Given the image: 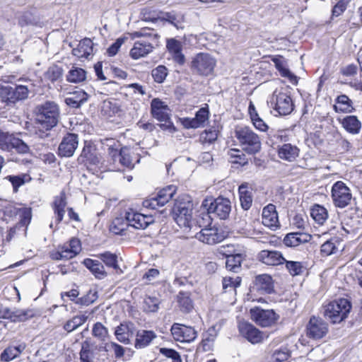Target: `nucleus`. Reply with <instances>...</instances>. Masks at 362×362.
Masks as SVG:
<instances>
[{
	"mask_svg": "<svg viewBox=\"0 0 362 362\" xmlns=\"http://www.w3.org/2000/svg\"><path fill=\"white\" fill-rule=\"evenodd\" d=\"M235 136L244 151L255 154L261 150V141L259 136L247 127L237 128Z\"/></svg>",
	"mask_w": 362,
	"mask_h": 362,
	"instance_id": "nucleus-6",
	"label": "nucleus"
},
{
	"mask_svg": "<svg viewBox=\"0 0 362 362\" xmlns=\"http://www.w3.org/2000/svg\"><path fill=\"white\" fill-rule=\"evenodd\" d=\"M137 217L139 218L137 220L138 223H136V225H134V228L136 229H145L154 222L152 215L146 216L141 214V216H137Z\"/></svg>",
	"mask_w": 362,
	"mask_h": 362,
	"instance_id": "nucleus-61",
	"label": "nucleus"
},
{
	"mask_svg": "<svg viewBox=\"0 0 362 362\" xmlns=\"http://www.w3.org/2000/svg\"><path fill=\"white\" fill-rule=\"evenodd\" d=\"M152 30V29L145 27L138 31L131 33L129 35L132 39L138 37H149L148 41L153 42L155 43L156 46H158L159 35L157 33H153Z\"/></svg>",
	"mask_w": 362,
	"mask_h": 362,
	"instance_id": "nucleus-40",
	"label": "nucleus"
},
{
	"mask_svg": "<svg viewBox=\"0 0 362 362\" xmlns=\"http://www.w3.org/2000/svg\"><path fill=\"white\" fill-rule=\"evenodd\" d=\"M31 210L30 209L24 208L20 211V221L18 223L11 228L9 230L6 240H11L13 235L19 230L25 232L28 225L31 220Z\"/></svg>",
	"mask_w": 362,
	"mask_h": 362,
	"instance_id": "nucleus-23",
	"label": "nucleus"
},
{
	"mask_svg": "<svg viewBox=\"0 0 362 362\" xmlns=\"http://www.w3.org/2000/svg\"><path fill=\"white\" fill-rule=\"evenodd\" d=\"M177 190L175 185H169L160 189L158 194L143 202V206L148 209H156L158 206H163L173 199Z\"/></svg>",
	"mask_w": 362,
	"mask_h": 362,
	"instance_id": "nucleus-12",
	"label": "nucleus"
},
{
	"mask_svg": "<svg viewBox=\"0 0 362 362\" xmlns=\"http://www.w3.org/2000/svg\"><path fill=\"white\" fill-rule=\"evenodd\" d=\"M289 357L290 351L286 348L276 349L272 354V359L274 362H284Z\"/></svg>",
	"mask_w": 362,
	"mask_h": 362,
	"instance_id": "nucleus-57",
	"label": "nucleus"
},
{
	"mask_svg": "<svg viewBox=\"0 0 362 362\" xmlns=\"http://www.w3.org/2000/svg\"><path fill=\"white\" fill-rule=\"evenodd\" d=\"M175 340L181 342H191L197 337V332L192 327L174 323L170 329Z\"/></svg>",
	"mask_w": 362,
	"mask_h": 362,
	"instance_id": "nucleus-15",
	"label": "nucleus"
},
{
	"mask_svg": "<svg viewBox=\"0 0 362 362\" xmlns=\"http://www.w3.org/2000/svg\"><path fill=\"white\" fill-rule=\"evenodd\" d=\"M272 103L274 104V110L280 115H288L292 112L294 105L291 96L284 92L273 93Z\"/></svg>",
	"mask_w": 362,
	"mask_h": 362,
	"instance_id": "nucleus-13",
	"label": "nucleus"
},
{
	"mask_svg": "<svg viewBox=\"0 0 362 362\" xmlns=\"http://www.w3.org/2000/svg\"><path fill=\"white\" fill-rule=\"evenodd\" d=\"M177 302L181 312L190 313L194 308V303L189 291H180L177 295Z\"/></svg>",
	"mask_w": 362,
	"mask_h": 362,
	"instance_id": "nucleus-32",
	"label": "nucleus"
},
{
	"mask_svg": "<svg viewBox=\"0 0 362 362\" xmlns=\"http://www.w3.org/2000/svg\"><path fill=\"white\" fill-rule=\"evenodd\" d=\"M337 247L332 240H327L321 245L320 252L322 257H327L335 253Z\"/></svg>",
	"mask_w": 362,
	"mask_h": 362,
	"instance_id": "nucleus-62",
	"label": "nucleus"
},
{
	"mask_svg": "<svg viewBox=\"0 0 362 362\" xmlns=\"http://www.w3.org/2000/svg\"><path fill=\"white\" fill-rule=\"evenodd\" d=\"M83 264L91 272L95 278L103 279L107 276V272L105 271L104 266L100 261L87 258L83 260Z\"/></svg>",
	"mask_w": 362,
	"mask_h": 362,
	"instance_id": "nucleus-31",
	"label": "nucleus"
},
{
	"mask_svg": "<svg viewBox=\"0 0 362 362\" xmlns=\"http://www.w3.org/2000/svg\"><path fill=\"white\" fill-rule=\"evenodd\" d=\"M351 310V303L346 298H339L330 302L324 307L323 315L332 323H339L344 320Z\"/></svg>",
	"mask_w": 362,
	"mask_h": 362,
	"instance_id": "nucleus-5",
	"label": "nucleus"
},
{
	"mask_svg": "<svg viewBox=\"0 0 362 362\" xmlns=\"http://www.w3.org/2000/svg\"><path fill=\"white\" fill-rule=\"evenodd\" d=\"M160 301L156 297L146 296L144 298V310L146 312H157L159 308V304Z\"/></svg>",
	"mask_w": 362,
	"mask_h": 362,
	"instance_id": "nucleus-54",
	"label": "nucleus"
},
{
	"mask_svg": "<svg viewBox=\"0 0 362 362\" xmlns=\"http://www.w3.org/2000/svg\"><path fill=\"white\" fill-rule=\"evenodd\" d=\"M62 75L63 69L57 65L51 66L45 73V77L52 82L61 79Z\"/></svg>",
	"mask_w": 362,
	"mask_h": 362,
	"instance_id": "nucleus-52",
	"label": "nucleus"
},
{
	"mask_svg": "<svg viewBox=\"0 0 362 362\" xmlns=\"http://www.w3.org/2000/svg\"><path fill=\"white\" fill-rule=\"evenodd\" d=\"M168 106L159 98H153L151 103V113L160 122H167L170 119Z\"/></svg>",
	"mask_w": 362,
	"mask_h": 362,
	"instance_id": "nucleus-21",
	"label": "nucleus"
},
{
	"mask_svg": "<svg viewBox=\"0 0 362 362\" xmlns=\"http://www.w3.org/2000/svg\"><path fill=\"white\" fill-rule=\"evenodd\" d=\"M88 319V315H80L74 316L71 320H68L64 326V329L68 332H71L75 329H76L78 327L82 325L83 323L86 322Z\"/></svg>",
	"mask_w": 362,
	"mask_h": 362,
	"instance_id": "nucleus-47",
	"label": "nucleus"
},
{
	"mask_svg": "<svg viewBox=\"0 0 362 362\" xmlns=\"http://www.w3.org/2000/svg\"><path fill=\"white\" fill-rule=\"evenodd\" d=\"M151 75L156 83H161L168 76V69L163 65H159L151 71Z\"/></svg>",
	"mask_w": 362,
	"mask_h": 362,
	"instance_id": "nucleus-53",
	"label": "nucleus"
},
{
	"mask_svg": "<svg viewBox=\"0 0 362 362\" xmlns=\"http://www.w3.org/2000/svg\"><path fill=\"white\" fill-rule=\"evenodd\" d=\"M331 197L336 207L345 208L352 199L350 189L342 181L336 182L332 187Z\"/></svg>",
	"mask_w": 362,
	"mask_h": 362,
	"instance_id": "nucleus-10",
	"label": "nucleus"
},
{
	"mask_svg": "<svg viewBox=\"0 0 362 362\" xmlns=\"http://www.w3.org/2000/svg\"><path fill=\"white\" fill-rule=\"evenodd\" d=\"M258 259L262 263L269 266L280 265L286 261L281 252L276 250H262L258 254Z\"/></svg>",
	"mask_w": 362,
	"mask_h": 362,
	"instance_id": "nucleus-22",
	"label": "nucleus"
},
{
	"mask_svg": "<svg viewBox=\"0 0 362 362\" xmlns=\"http://www.w3.org/2000/svg\"><path fill=\"white\" fill-rule=\"evenodd\" d=\"M351 0H339L332 10V17H338L341 16L346 9Z\"/></svg>",
	"mask_w": 362,
	"mask_h": 362,
	"instance_id": "nucleus-59",
	"label": "nucleus"
},
{
	"mask_svg": "<svg viewBox=\"0 0 362 362\" xmlns=\"http://www.w3.org/2000/svg\"><path fill=\"white\" fill-rule=\"evenodd\" d=\"M228 160L234 164H239L244 166L248 163V159L245 154L239 149L230 148L228 151Z\"/></svg>",
	"mask_w": 362,
	"mask_h": 362,
	"instance_id": "nucleus-39",
	"label": "nucleus"
},
{
	"mask_svg": "<svg viewBox=\"0 0 362 362\" xmlns=\"http://www.w3.org/2000/svg\"><path fill=\"white\" fill-rule=\"evenodd\" d=\"M272 62L274 63L276 69L279 71L283 77L288 78L291 83L296 84L298 83L296 76L292 74L284 64V62L281 57H274Z\"/></svg>",
	"mask_w": 362,
	"mask_h": 362,
	"instance_id": "nucleus-37",
	"label": "nucleus"
},
{
	"mask_svg": "<svg viewBox=\"0 0 362 362\" xmlns=\"http://www.w3.org/2000/svg\"><path fill=\"white\" fill-rule=\"evenodd\" d=\"M329 332L328 324L322 318L311 316L306 325V336L313 340L325 337Z\"/></svg>",
	"mask_w": 362,
	"mask_h": 362,
	"instance_id": "nucleus-11",
	"label": "nucleus"
},
{
	"mask_svg": "<svg viewBox=\"0 0 362 362\" xmlns=\"http://www.w3.org/2000/svg\"><path fill=\"white\" fill-rule=\"evenodd\" d=\"M155 47L156 46L153 42L145 40H137L131 49L129 54L132 59H138L152 52Z\"/></svg>",
	"mask_w": 362,
	"mask_h": 362,
	"instance_id": "nucleus-20",
	"label": "nucleus"
},
{
	"mask_svg": "<svg viewBox=\"0 0 362 362\" xmlns=\"http://www.w3.org/2000/svg\"><path fill=\"white\" fill-rule=\"evenodd\" d=\"M77 162L79 165H98L100 163V156L97 153L96 148L90 143L85 142Z\"/></svg>",
	"mask_w": 362,
	"mask_h": 362,
	"instance_id": "nucleus-17",
	"label": "nucleus"
},
{
	"mask_svg": "<svg viewBox=\"0 0 362 362\" xmlns=\"http://www.w3.org/2000/svg\"><path fill=\"white\" fill-rule=\"evenodd\" d=\"M342 127L349 134H358L361 129V122L355 115H347L342 119H339Z\"/></svg>",
	"mask_w": 362,
	"mask_h": 362,
	"instance_id": "nucleus-26",
	"label": "nucleus"
},
{
	"mask_svg": "<svg viewBox=\"0 0 362 362\" xmlns=\"http://www.w3.org/2000/svg\"><path fill=\"white\" fill-rule=\"evenodd\" d=\"M118 161L122 165L127 168L132 169L134 167L129 150L127 147L122 148V156Z\"/></svg>",
	"mask_w": 362,
	"mask_h": 362,
	"instance_id": "nucleus-56",
	"label": "nucleus"
},
{
	"mask_svg": "<svg viewBox=\"0 0 362 362\" xmlns=\"http://www.w3.org/2000/svg\"><path fill=\"white\" fill-rule=\"evenodd\" d=\"M208 107L200 108L195 114L194 118L185 117L181 119V123L186 129H197L204 126L209 119Z\"/></svg>",
	"mask_w": 362,
	"mask_h": 362,
	"instance_id": "nucleus-19",
	"label": "nucleus"
},
{
	"mask_svg": "<svg viewBox=\"0 0 362 362\" xmlns=\"http://www.w3.org/2000/svg\"><path fill=\"white\" fill-rule=\"evenodd\" d=\"M78 145V136L74 133H67L62 139L58 147L60 157H71Z\"/></svg>",
	"mask_w": 362,
	"mask_h": 362,
	"instance_id": "nucleus-14",
	"label": "nucleus"
},
{
	"mask_svg": "<svg viewBox=\"0 0 362 362\" xmlns=\"http://www.w3.org/2000/svg\"><path fill=\"white\" fill-rule=\"evenodd\" d=\"M240 202L242 208L244 210H248L252 204V189L249 187V184L244 182L238 188Z\"/></svg>",
	"mask_w": 362,
	"mask_h": 362,
	"instance_id": "nucleus-30",
	"label": "nucleus"
},
{
	"mask_svg": "<svg viewBox=\"0 0 362 362\" xmlns=\"http://www.w3.org/2000/svg\"><path fill=\"white\" fill-rule=\"evenodd\" d=\"M35 315V313L33 310H21L13 308L12 320L11 322H24L26 321Z\"/></svg>",
	"mask_w": 362,
	"mask_h": 362,
	"instance_id": "nucleus-44",
	"label": "nucleus"
},
{
	"mask_svg": "<svg viewBox=\"0 0 362 362\" xmlns=\"http://www.w3.org/2000/svg\"><path fill=\"white\" fill-rule=\"evenodd\" d=\"M98 298V292L95 290H89L86 295L78 298L76 304L88 306L94 303Z\"/></svg>",
	"mask_w": 362,
	"mask_h": 362,
	"instance_id": "nucleus-55",
	"label": "nucleus"
},
{
	"mask_svg": "<svg viewBox=\"0 0 362 362\" xmlns=\"http://www.w3.org/2000/svg\"><path fill=\"white\" fill-rule=\"evenodd\" d=\"M192 210L193 203L191 198L185 195L176 199L173 207L169 209L168 211L167 209H164L160 211L159 213L166 216L168 213L172 212L173 218L180 228L185 230H190L192 227Z\"/></svg>",
	"mask_w": 362,
	"mask_h": 362,
	"instance_id": "nucleus-1",
	"label": "nucleus"
},
{
	"mask_svg": "<svg viewBox=\"0 0 362 362\" xmlns=\"http://www.w3.org/2000/svg\"><path fill=\"white\" fill-rule=\"evenodd\" d=\"M23 84H16L14 87L11 86H0V100L8 106H13L20 100H24L28 98L30 93L34 90V85L30 79H19Z\"/></svg>",
	"mask_w": 362,
	"mask_h": 362,
	"instance_id": "nucleus-2",
	"label": "nucleus"
},
{
	"mask_svg": "<svg viewBox=\"0 0 362 362\" xmlns=\"http://www.w3.org/2000/svg\"><path fill=\"white\" fill-rule=\"evenodd\" d=\"M160 353L166 358H171L173 362H182L178 352L173 349L160 348Z\"/></svg>",
	"mask_w": 362,
	"mask_h": 362,
	"instance_id": "nucleus-63",
	"label": "nucleus"
},
{
	"mask_svg": "<svg viewBox=\"0 0 362 362\" xmlns=\"http://www.w3.org/2000/svg\"><path fill=\"white\" fill-rule=\"evenodd\" d=\"M99 257L107 267L114 269L117 273L122 272L117 264V256L115 254L105 252L100 254Z\"/></svg>",
	"mask_w": 362,
	"mask_h": 362,
	"instance_id": "nucleus-43",
	"label": "nucleus"
},
{
	"mask_svg": "<svg viewBox=\"0 0 362 362\" xmlns=\"http://www.w3.org/2000/svg\"><path fill=\"white\" fill-rule=\"evenodd\" d=\"M86 78V71L79 67L73 66L66 75V80L70 83H80Z\"/></svg>",
	"mask_w": 362,
	"mask_h": 362,
	"instance_id": "nucleus-42",
	"label": "nucleus"
},
{
	"mask_svg": "<svg viewBox=\"0 0 362 362\" xmlns=\"http://www.w3.org/2000/svg\"><path fill=\"white\" fill-rule=\"evenodd\" d=\"M66 205L64 194H62L60 197H56L54 202V214L57 215V221L60 223L64 217L65 211L64 208Z\"/></svg>",
	"mask_w": 362,
	"mask_h": 362,
	"instance_id": "nucleus-46",
	"label": "nucleus"
},
{
	"mask_svg": "<svg viewBox=\"0 0 362 362\" xmlns=\"http://www.w3.org/2000/svg\"><path fill=\"white\" fill-rule=\"evenodd\" d=\"M241 279L237 277L233 279L231 277H224L222 281L223 289L226 292L228 289H235L240 285Z\"/></svg>",
	"mask_w": 362,
	"mask_h": 362,
	"instance_id": "nucleus-60",
	"label": "nucleus"
},
{
	"mask_svg": "<svg viewBox=\"0 0 362 362\" xmlns=\"http://www.w3.org/2000/svg\"><path fill=\"white\" fill-rule=\"evenodd\" d=\"M262 223L272 229L276 228L279 226L278 214L276 211V206L269 204L262 210Z\"/></svg>",
	"mask_w": 362,
	"mask_h": 362,
	"instance_id": "nucleus-24",
	"label": "nucleus"
},
{
	"mask_svg": "<svg viewBox=\"0 0 362 362\" xmlns=\"http://www.w3.org/2000/svg\"><path fill=\"white\" fill-rule=\"evenodd\" d=\"M92 334L94 337L103 341L107 336L108 332L107 329L101 322H96L93 325Z\"/></svg>",
	"mask_w": 362,
	"mask_h": 362,
	"instance_id": "nucleus-58",
	"label": "nucleus"
},
{
	"mask_svg": "<svg viewBox=\"0 0 362 362\" xmlns=\"http://www.w3.org/2000/svg\"><path fill=\"white\" fill-rule=\"evenodd\" d=\"M24 344H19L16 346H8L1 354L2 361L8 362L17 358L21 352L25 349Z\"/></svg>",
	"mask_w": 362,
	"mask_h": 362,
	"instance_id": "nucleus-38",
	"label": "nucleus"
},
{
	"mask_svg": "<svg viewBox=\"0 0 362 362\" xmlns=\"http://www.w3.org/2000/svg\"><path fill=\"white\" fill-rule=\"evenodd\" d=\"M250 317L257 325L269 327L275 325L279 318L278 314L272 309H263L255 306L250 310Z\"/></svg>",
	"mask_w": 362,
	"mask_h": 362,
	"instance_id": "nucleus-8",
	"label": "nucleus"
},
{
	"mask_svg": "<svg viewBox=\"0 0 362 362\" xmlns=\"http://www.w3.org/2000/svg\"><path fill=\"white\" fill-rule=\"evenodd\" d=\"M255 283L257 290L267 293H272L274 286L272 279L269 275L261 274L256 276Z\"/></svg>",
	"mask_w": 362,
	"mask_h": 362,
	"instance_id": "nucleus-36",
	"label": "nucleus"
},
{
	"mask_svg": "<svg viewBox=\"0 0 362 362\" xmlns=\"http://www.w3.org/2000/svg\"><path fill=\"white\" fill-rule=\"evenodd\" d=\"M202 207L206 211V216L209 219H212L211 215H214L220 219L225 220L229 216L231 211L230 200L222 197L216 199L212 197L205 199L202 202Z\"/></svg>",
	"mask_w": 362,
	"mask_h": 362,
	"instance_id": "nucleus-4",
	"label": "nucleus"
},
{
	"mask_svg": "<svg viewBox=\"0 0 362 362\" xmlns=\"http://www.w3.org/2000/svg\"><path fill=\"white\" fill-rule=\"evenodd\" d=\"M88 95L82 90L71 93L69 96L66 98V104L71 108H79L87 102Z\"/></svg>",
	"mask_w": 362,
	"mask_h": 362,
	"instance_id": "nucleus-29",
	"label": "nucleus"
},
{
	"mask_svg": "<svg viewBox=\"0 0 362 362\" xmlns=\"http://www.w3.org/2000/svg\"><path fill=\"white\" fill-rule=\"evenodd\" d=\"M238 329L240 334L252 344L260 343L264 339V333L250 322H240Z\"/></svg>",
	"mask_w": 362,
	"mask_h": 362,
	"instance_id": "nucleus-18",
	"label": "nucleus"
},
{
	"mask_svg": "<svg viewBox=\"0 0 362 362\" xmlns=\"http://www.w3.org/2000/svg\"><path fill=\"white\" fill-rule=\"evenodd\" d=\"M279 158L281 159L293 161L299 153V149L296 146L291 145V144H284L278 149Z\"/></svg>",
	"mask_w": 362,
	"mask_h": 362,
	"instance_id": "nucleus-33",
	"label": "nucleus"
},
{
	"mask_svg": "<svg viewBox=\"0 0 362 362\" xmlns=\"http://www.w3.org/2000/svg\"><path fill=\"white\" fill-rule=\"evenodd\" d=\"M216 60L208 53H199L192 60L190 69L193 74L201 76L211 75L216 66Z\"/></svg>",
	"mask_w": 362,
	"mask_h": 362,
	"instance_id": "nucleus-7",
	"label": "nucleus"
},
{
	"mask_svg": "<svg viewBox=\"0 0 362 362\" xmlns=\"http://www.w3.org/2000/svg\"><path fill=\"white\" fill-rule=\"evenodd\" d=\"M286 268L289 274L293 276H298L303 274L304 267L302 262L296 261H284Z\"/></svg>",
	"mask_w": 362,
	"mask_h": 362,
	"instance_id": "nucleus-51",
	"label": "nucleus"
},
{
	"mask_svg": "<svg viewBox=\"0 0 362 362\" xmlns=\"http://www.w3.org/2000/svg\"><path fill=\"white\" fill-rule=\"evenodd\" d=\"M287 140L288 137L284 131H277L276 132H270L268 134V138L266 143L273 148L276 146L279 148L281 147L279 145V143L286 141Z\"/></svg>",
	"mask_w": 362,
	"mask_h": 362,
	"instance_id": "nucleus-45",
	"label": "nucleus"
},
{
	"mask_svg": "<svg viewBox=\"0 0 362 362\" xmlns=\"http://www.w3.org/2000/svg\"><path fill=\"white\" fill-rule=\"evenodd\" d=\"M93 345L89 341H85L82 344L80 356L81 362H91L94 358V351L92 349Z\"/></svg>",
	"mask_w": 362,
	"mask_h": 362,
	"instance_id": "nucleus-50",
	"label": "nucleus"
},
{
	"mask_svg": "<svg viewBox=\"0 0 362 362\" xmlns=\"http://www.w3.org/2000/svg\"><path fill=\"white\" fill-rule=\"evenodd\" d=\"M243 261V257L240 254L230 255L226 257V267L233 272H238Z\"/></svg>",
	"mask_w": 362,
	"mask_h": 362,
	"instance_id": "nucleus-48",
	"label": "nucleus"
},
{
	"mask_svg": "<svg viewBox=\"0 0 362 362\" xmlns=\"http://www.w3.org/2000/svg\"><path fill=\"white\" fill-rule=\"evenodd\" d=\"M35 122L42 129L50 130L55 127L59 118V107L54 101H46L37 105L34 110Z\"/></svg>",
	"mask_w": 362,
	"mask_h": 362,
	"instance_id": "nucleus-3",
	"label": "nucleus"
},
{
	"mask_svg": "<svg viewBox=\"0 0 362 362\" xmlns=\"http://www.w3.org/2000/svg\"><path fill=\"white\" fill-rule=\"evenodd\" d=\"M25 175H8L6 177V179L9 180L13 188L14 192H17L18 188L25 184Z\"/></svg>",
	"mask_w": 362,
	"mask_h": 362,
	"instance_id": "nucleus-64",
	"label": "nucleus"
},
{
	"mask_svg": "<svg viewBox=\"0 0 362 362\" xmlns=\"http://www.w3.org/2000/svg\"><path fill=\"white\" fill-rule=\"evenodd\" d=\"M93 43L89 38H84L79 42L77 47L72 49V54L78 58L88 59L93 54Z\"/></svg>",
	"mask_w": 362,
	"mask_h": 362,
	"instance_id": "nucleus-27",
	"label": "nucleus"
},
{
	"mask_svg": "<svg viewBox=\"0 0 362 362\" xmlns=\"http://www.w3.org/2000/svg\"><path fill=\"white\" fill-rule=\"evenodd\" d=\"M195 238L199 241L208 244L215 245L224 240V233L215 227H205L199 233H197Z\"/></svg>",
	"mask_w": 362,
	"mask_h": 362,
	"instance_id": "nucleus-16",
	"label": "nucleus"
},
{
	"mask_svg": "<svg viewBox=\"0 0 362 362\" xmlns=\"http://www.w3.org/2000/svg\"><path fill=\"white\" fill-rule=\"evenodd\" d=\"M130 330L131 329L129 325L126 323H121L118 327H117L115 334L117 340L120 342L128 344L129 341V337Z\"/></svg>",
	"mask_w": 362,
	"mask_h": 362,
	"instance_id": "nucleus-49",
	"label": "nucleus"
},
{
	"mask_svg": "<svg viewBox=\"0 0 362 362\" xmlns=\"http://www.w3.org/2000/svg\"><path fill=\"white\" fill-rule=\"evenodd\" d=\"M156 337L154 332L151 330H140L137 332L135 340V347L136 349H143L150 344L153 339Z\"/></svg>",
	"mask_w": 362,
	"mask_h": 362,
	"instance_id": "nucleus-34",
	"label": "nucleus"
},
{
	"mask_svg": "<svg viewBox=\"0 0 362 362\" xmlns=\"http://www.w3.org/2000/svg\"><path fill=\"white\" fill-rule=\"evenodd\" d=\"M310 239L311 235L308 233L295 232L287 234L284 238V243L288 247H296L309 242Z\"/></svg>",
	"mask_w": 362,
	"mask_h": 362,
	"instance_id": "nucleus-28",
	"label": "nucleus"
},
{
	"mask_svg": "<svg viewBox=\"0 0 362 362\" xmlns=\"http://www.w3.org/2000/svg\"><path fill=\"white\" fill-rule=\"evenodd\" d=\"M166 47L172 54L173 60L179 64H183L185 62V57L182 53V42L175 38L167 40Z\"/></svg>",
	"mask_w": 362,
	"mask_h": 362,
	"instance_id": "nucleus-25",
	"label": "nucleus"
},
{
	"mask_svg": "<svg viewBox=\"0 0 362 362\" xmlns=\"http://www.w3.org/2000/svg\"><path fill=\"white\" fill-rule=\"evenodd\" d=\"M310 216L317 223L322 225L328 218V212L324 206L315 204L310 210Z\"/></svg>",
	"mask_w": 362,
	"mask_h": 362,
	"instance_id": "nucleus-41",
	"label": "nucleus"
},
{
	"mask_svg": "<svg viewBox=\"0 0 362 362\" xmlns=\"http://www.w3.org/2000/svg\"><path fill=\"white\" fill-rule=\"evenodd\" d=\"M0 148L6 151H15L20 154L30 153V148L26 143L8 133L0 132Z\"/></svg>",
	"mask_w": 362,
	"mask_h": 362,
	"instance_id": "nucleus-9",
	"label": "nucleus"
},
{
	"mask_svg": "<svg viewBox=\"0 0 362 362\" xmlns=\"http://www.w3.org/2000/svg\"><path fill=\"white\" fill-rule=\"evenodd\" d=\"M335 101L337 104L333 107L337 112L350 113L354 110L352 100L346 95L337 96Z\"/></svg>",
	"mask_w": 362,
	"mask_h": 362,
	"instance_id": "nucleus-35",
	"label": "nucleus"
}]
</instances>
